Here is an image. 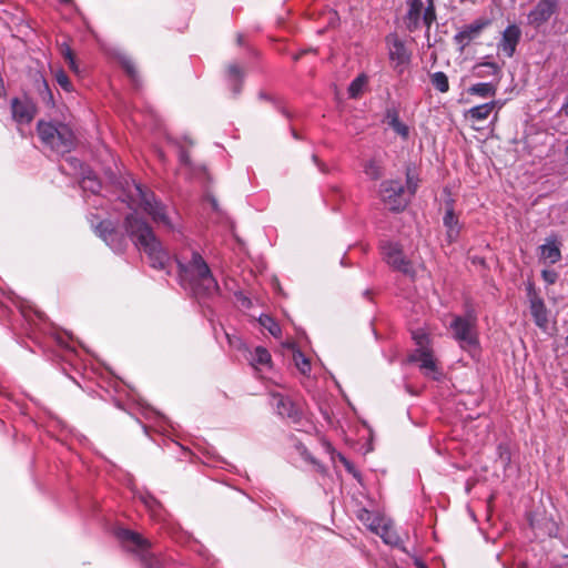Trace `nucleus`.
Listing matches in <instances>:
<instances>
[{
    "mask_svg": "<svg viewBox=\"0 0 568 568\" xmlns=\"http://www.w3.org/2000/svg\"><path fill=\"white\" fill-rule=\"evenodd\" d=\"M497 108V102L496 101H490L488 103H484V104H480V105H476V106H473L470 108L466 113H465V118L470 120V121H475V122H480V121H485L488 119V116L490 115V113Z\"/></svg>",
    "mask_w": 568,
    "mask_h": 568,
    "instance_id": "nucleus-18",
    "label": "nucleus"
},
{
    "mask_svg": "<svg viewBox=\"0 0 568 568\" xmlns=\"http://www.w3.org/2000/svg\"><path fill=\"white\" fill-rule=\"evenodd\" d=\"M243 70L237 64H230L227 67V78L230 81L234 82L235 84L242 80L243 78Z\"/></svg>",
    "mask_w": 568,
    "mask_h": 568,
    "instance_id": "nucleus-34",
    "label": "nucleus"
},
{
    "mask_svg": "<svg viewBox=\"0 0 568 568\" xmlns=\"http://www.w3.org/2000/svg\"><path fill=\"white\" fill-rule=\"evenodd\" d=\"M250 363L255 369L271 367L272 356L265 347L257 346L251 352Z\"/></svg>",
    "mask_w": 568,
    "mask_h": 568,
    "instance_id": "nucleus-22",
    "label": "nucleus"
},
{
    "mask_svg": "<svg viewBox=\"0 0 568 568\" xmlns=\"http://www.w3.org/2000/svg\"><path fill=\"white\" fill-rule=\"evenodd\" d=\"M11 110L13 119L19 123H29L36 115V106L29 100H20L14 98L11 101Z\"/></svg>",
    "mask_w": 568,
    "mask_h": 568,
    "instance_id": "nucleus-17",
    "label": "nucleus"
},
{
    "mask_svg": "<svg viewBox=\"0 0 568 568\" xmlns=\"http://www.w3.org/2000/svg\"><path fill=\"white\" fill-rule=\"evenodd\" d=\"M60 51H61V55L68 63L70 70L72 72H74L75 74H79L80 69H79V65H78V62L75 60V55H74L72 49L67 43H62L60 47Z\"/></svg>",
    "mask_w": 568,
    "mask_h": 568,
    "instance_id": "nucleus-30",
    "label": "nucleus"
},
{
    "mask_svg": "<svg viewBox=\"0 0 568 568\" xmlns=\"http://www.w3.org/2000/svg\"><path fill=\"white\" fill-rule=\"evenodd\" d=\"M357 518L372 532L378 535L385 544L395 546L399 542V536L394 530L393 524L388 518L366 508L358 510Z\"/></svg>",
    "mask_w": 568,
    "mask_h": 568,
    "instance_id": "nucleus-5",
    "label": "nucleus"
},
{
    "mask_svg": "<svg viewBox=\"0 0 568 568\" xmlns=\"http://www.w3.org/2000/svg\"><path fill=\"white\" fill-rule=\"evenodd\" d=\"M144 503H145V505H146L148 507H150V508H152V505H153V504H155V501H154L152 498H150V500H146V499H145V500H144Z\"/></svg>",
    "mask_w": 568,
    "mask_h": 568,
    "instance_id": "nucleus-48",
    "label": "nucleus"
},
{
    "mask_svg": "<svg viewBox=\"0 0 568 568\" xmlns=\"http://www.w3.org/2000/svg\"><path fill=\"white\" fill-rule=\"evenodd\" d=\"M385 262L395 271L413 277L415 270L413 264L403 253L402 247L397 243H386L382 246Z\"/></svg>",
    "mask_w": 568,
    "mask_h": 568,
    "instance_id": "nucleus-8",
    "label": "nucleus"
},
{
    "mask_svg": "<svg viewBox=\"0 0 568 568\" xmlns=\"http://www.w3.org/2000/svg\"><path fill=\"white\" fill-rule=\"evenodd\" d=\"M388 47V55L395 67L405 65L410 60V53L406 49L404 42L398 38L397 34L393 33L386 38Z\"/></svg>",
    "mask_w": 568,
    "mask_h": 568,
    "instance_id": "nucleus-14",
    "label": "nucleus"
},
{
    "mask_svg": "<svg viewBox=\"0 0 568 568\" xmlns=\"http://www.w3.org/2000/svg\"><path fill=\"white\" fill-rule=\"evenodd\" d=\"M43 87H44V89H45V91H47V93H48V97H49L50 99H52V94H51V92H50V90H49V88H48L47 82H43Z\"/></svg>",
    "mask_w": 568,
    "mask_h": 568,
    "instance_id": "nucleus-49",
    "label": "nucleus"
},
{
    "mask_svg": "<svg viewBox=\"0 0 568 568\" xmlns=\"http://www.w3.org/2000/svg\"><path fill=\"white\" fill-rule=\"evenodd\" d=\"M3 95H4V87H3L2 80L0 79V98Z\"/></svg>",
    "mask_w": 568,
    "mask_h": 568,
    "instance_id": "nucleus-47",
    "label": "nucleus"
},
{
    "mask_svg": "<svg viewBox=\"0 0 568 568\" xmlns=\"http://www.w3.org/2000/svg\"><path fill=\"white\" fill-rule=\"evenodd\" d=\"M121 63H122V67L124 68V70L126 71V73L132 79H134L136 75V69H135L134 63L130 59H123Z\"/></svg>",
    "mask_w": 568,
    "mask_h": 568,
    "instance_id": "nucleus-39",
    "label": "nucleus"
},
{
    "mask_svg": "<svg viewBox=\"0 0 568 568\" xmlns=\"http://www.w3.org/2000/svg\"><path fill=\"white\" fill-rule=\"evenodd\" d=\"M363 83L364 80L362 78H357L351 83L348 89L351 97L355 98L359 93Z\"/></svg>",
    "mask_w": 568,
    "mask_h": 568,
    "instance_id": "nucleus-38",
    "label": "nucleus"
},
{
    "mask_svg": "<svg viewBox=\"0 0 568 568\" xmlns=\"http://www.w3.org/2000/svg\"><path fill=\"white\" fill-rule=\"evenodd\" d=\"M119 539L124 544L128 549L135 551L149 567V548L150 541L142 535L129 529H120L118 531Z\"/></svg>",
    "mask_w": 568,
    "mask_h": 568,
    "instance_id": "nucleus-9",
    "label": "nucleus"
},
{
    "mask_svg": "<svg viewBox=\"0 0 568 568\" xmlns=\"http://www.w3.org/2000/svg\"><path fill=\"white\" fill-rule=\"evenodd\" d=\"M293 361L296 368L303 374L307 375L311 372V362L300 349H294Z\"/></svg>",
    "mask_w": 568,
    "mask_h": 568,
    "instance_id": "nucleus-29",
    "label": "nucleus"
},
{
    "mask_svg": "<svg viewBox=\"0 0 568 568\" xmlns=\"http://www.w3.org/2000/svg\"><path fill=\"white\" fill-rule=\"evenodd\" d=\"M124 229L135 246L142 250L149 257L153 268L164 270L170 262V254L163 248L151 226L135 214L126 215Z\"/></svg>",
    "mask_w": 568,
    "mask_h": 568,
    "instance_id": "nucleus-1",
    "label": "nucleus"
},
{
    "mask_svg": "<svg viewBox=\"0 0 568 568\" xmlns=\"http://www.w3.org/2000/svg\"><path fill=\"white\" fill-rule=\"evenodd\" d=\"M276 399V408L280 415L286 416L292 419L293 423L298 422V409L293 405V403L283 396H275Z\"/></svg>",
    "mask_w": 568,
    "mask_h": 568,
    "instance_id": "nucleus-24",
    "label": "nucleus"
},
{
    "mask_svg": "<svg viewBox=\"0 0 568 568\" xmlns=\"http://www.w3.org/2000/svg\"><path fill=\"white\" fill-rule=\"evenodd\" d=\"M407 11L404 16V23L408 31L414 32L423 23L424 3L422 0H406Z\"/></svg>",
    "mask_w": 568,
    "mask_h": 568,
    "instance_id": "nucleus-15",
    "label": "nucleus"
},
{
    "mask_svg": "<svg viewBox=\"0 0 568 568\" xmlns=\"http://www.w3.org/2000/svg\"><path fill=\"white\" fill-rule=\"evenodd\" d=\"M150 429H151V428H149V427H145V428H144V430H145V434H146V435H150V432H149Z\"/></svg>",
    "mask_w": 568,
    "mask_h": 568,
    "instance_id": "nucleus-53",
    "label": "nucleus"
},
{
    "mask_svg": "<svg viewBox=\"0 0 568 568\" xmlns=\"http://www.w3.org/2000/svg\"><path fill=\"white\" fill-rule=\"evenodd\" d=\"M337 457L339 459V462L344 465L345 469L354 475L355 477L357 476V473H356V469H355V466L342 454H337Z\"/></svg>",
    "mask_w": 568,
    "mask_h": 568,
    "instance_id": "nucleus-40",
    "label": "nucleus"
},
{
    "mask_svg": "<svg viewBox=\"0 0 568 568\" xmlns=\"http://www.w3.org/2000/svg\"><path fill=\"white\" fill-rule=\"evenodd\" d=\"M406 186L409 195H414L418 187V179L410 174V171L406 172Z\"/></svg>",
    "mask_w": 568,
    "mask_h": 568,
    "instance_id": "nucleus-36",
    "label": "nucleus"
},
{
    "mask_svg": "<svg viewBox=\"0 0 568 568\" xmlns=\"http://www.w3.org/2000/svg\"><path fill=\"white\" fill-rule=\"evenodd\" d=\"M363 169L371 180H379L384 175V161L379 155H374L364 163Z\"/></svg>",
    "mask_w": 568,
    "mask_h": 568,
    "instance_id": "nucleus-20",
    "label": "nucleus"
},
{
    "mask_svg": "<svg viewBox=\"0 0 568 568\" xmlns=\"http://www.w3.org/2000/svg\"><path fill=\"white\" fill-rule=\"evenodd\" d=\"M527 296L529 302L530 314L534 318L535 324L541 328L546 329L548 327V310L545 305L544 300L536 292L534 285L531 283L527 286Z\"/></svg>",
    "mask_w": 568,
    "mask_h": 568,
    "instance_id": "nucleus-10",
    "label": "nucleus"
},
{
    "mask_svg": "<svg viewBox=\"0 0 568 568\" xmlns=\"http://www.w3.org/2000/svg\"><path fill=\"white\" fill-rule=\"evenodd\" d=\"M63 3H69L71 0H60Z\"/></svg>",
    "mask_w": 568,
    "mask_h": 568,
    "instance_id": "nucleus-54",
    "label": "nucleus"
},
{
    "mask_svg": "<svg viewBox=\"0 0 568 568\" xmlns=\"http://www.w3.org/2000/svg\"><path fill=\"white\" fill-rule=\"evenodd\" d=\"M427 4L423 13V24L429 30L437 20L435 0H426Z\"/></svg>",
    "mask_w": 568,
    "mask_h": 568,
    "instance_id": "nucleus-28",
    "label": "nucleus"
},
{
    "mask_svg": "<svg viewBox=\"0 0 568 568\" xmlns=\"http://www.w3.org/2000/svg\"><path fill=\"white\" fill-rule=\"evenodd\" d=\"M323 446L325 447V450L333 457L335 454V449L333 448V446L326 440H323Z\"/></svg>",
    "mask_w": 568,
    "mask_h": 568,
    "instance_id": "nucleus-42",
    "label": "nucleus"
},
{
    "mask_svg": "<svg viewBox=\"0 0 568 568\" xmlns=\"http://www.w3.org/2000/svg\"><path fill=\"white\" fill-rule=\"evenodd\" d=\"M181 160L184 161V162L187 161V156H186V154L184 152L181 154Z\"/></svg>",
    "mask_w": 568,
    "mask_h": 568,
    "instance_id": "nucleus-51",
    "label": "nucleus"
},
{
    "mask_svg": "<svg viewBox=\"0 0 568 568\" xmlns=\"http://www.w3.org/2000/svg\"><path fill=\"white\" fill-rule=\"evenodd\" d=\"M236 43H237L239 45H243V44H244V37H243V34L239 33V34L236 36Z\"/></svg>",
    "mask_w": 568,
    "mask_h": 568,
    "instance_id": "nucleus-45",
    "label": "nucleus"
},
{
    "mask_svg": "<svg viewBox=\"0 0 568 568\" xmlns=\"http://www.w3.org/2000/svg\"><path fill=\"white\" fill-rule=\"evenodd\" d=\"M449 327L462 348L468 349L478 345L477 317L474 314L455 316Z\"/></svg>",
    "mask_w": 568,
    "mask_h": 568,
    "instance_id": "nucleus-6",
    "label": "nucleus"
},
{
    "mask_svg": "<svg viewBox=\"0 0 568 568\" xmlns=\"http://www.w3.org/2000/svg\"><path fill=\"white\" fill-rule=\"evenodd\" d=\"M104 242L115 252H123L126 247L125 236L118 230L112 232Z\"/></svg>",
    "mask_w": 568,
    "mask_h": 568,
    "instance_id": "nucleus-26",
    "label": "nucleus"
},
{
    "mask_svg": "<svg viewBox=\"0 0 568 568\" xmlns=\"http://www.w3.org/2000/svg\"><path fill=\"white\" fill-rule=\"evenodd\" d=\"M115 230L114 224L109 220L101 221L94 229L97 235L103 241H105V239H108Z\"/></svg>",
    "mask_w": 568,
    "mask_h": 568,
    "instance_id": "nucleus-33",
    "label": "nucleus"
},
{
    "mask_svg": "<svg viewBox=\"0 0 568 568\" xmlns=\"http://www.w3.org/2000/svg\"><path fill=\"white\" fill-rule=\"evenodd\" d=\"M491 21L487 18H479L475 20L473 23L465 26L462 28L455 36L454 41L459 45L460 51H463L467 45L470 44L473 40L479 37L481 31L490 26Z\"/></svg>",
    "mask_w": 568,
    "mask_h": 568,
    "instance_id": "nucleus-12",
    "label": "nucleus"
},
{
    "mask_svg": "<svg viewBox=\"0 0 568 568\" xmlns=\"http://www.w3.org/2000/svg\"><path fill=\"white\" fill-rule=\"evenodd\" d=\"M211 203H212V206L216 210V207H217L216 201L214 199H212Z\"/></svg>",
    "mask_w": 568,
    "mask_h": 568,
    "instance_id": "nucleus-52",
    "label": "nucleus"
},
{
    "mask_svg": "<svg viewBox=\"0 0 568 568\" xmlns=\"http://www.w3.org/2000/svg\"><path fill=\"white\" fill-rule=\"evenodd\" d=\"M310 460H311L312 463L316 464V465L318 466V469H320V470H324V468H323L320 464H317V463L315 462V459L310 458Z\"/></svg>",
    "mask_w": 568,
    "mask_h": 568,
    "instance_id": "nucleus-50",
    "label": "nucleus"
},
{
    "mask_svg": "<svg viewBox=\"0 0 568 568\" xmlns=\"http://www.w3.org/2000/svg\"><path fill=\"white\" fill-rule=\"evenodd\" d=\"M521 31L516 24L508 26L498 43V49L508 58H511L520 40Z\"/></svg>",
    "mask_w": 568,
    "mask_h": 568,
    "instance_id": "nucleus-16",
    "label": "nucleus"
},
{
    "mask_svg": "<svg viewBox=\"0 0 568 568\" xmlns=\"http://www.w3.org/2000/svg\"><path fill=\"white\" fill-rule=\"evenodd\" d=\"M560 112L568 116V98L566 99L565 103L562 104Z\"/></svg>",
    "mask_w": 568,
    "mask_h": 568,
    "instance_id": "nucleus-44",
    "label": "nucleus"
},
{
    "mask_svg": "<svg viewBox=\"0 0 568 568\" xmlns=\"http://www.w3.org/2000/svg\"><path fill=\"white\" fill-rule=\"evenodd\" d=\"M130 197L133 202L148 213L155 223H162L163 225L172 229L173 225L165 213V207L159 202L153 192L144 189L141 184H133V190L130 191Z\"/></svg>",
    "mask_w": 568,
    "mask_h": 568,
    "instance_id": "nucleus-4",
    "label": "nucleus"
},
{
    "mask_svg": "<svg viewBox=\"0 0 568 568\" xmlns=\"http://www.w3.org/2000/svg\"><path fill=\"white\" fill-rule=\"evenodd\" d=\"M378 193L384 205L394 212L403 211L409 202L404 185L397 180L383 181Z\"/></svg>",
    "mask_w": 568,
    "mask_h": 568,
    "instance_id": "nucleus-7",
    "label": "nucleus"
},
{
    "mask_svg": "<svg viewBox=\"0 0 568 568\" xmlns=\"http://www.w3.org/2000/svg\"><path fill=\"white\" fill-rule=\"evenodd\" d=\"M37 132L41 142L59 154L69 153L75 145L74 133L64 123L39 121Z\"/></svg>",
    "mask_w": 568,
    "mask_h": 568,
    "instance_id": "nucleus-3",
    "label": "nucleus"
},
{
    "mask_svg": "<svg viewBox=\"0 0 568 568\" xmlns=\"http://www.w3.org/2000/svg\"><path fill=\"white\" fill-rule=\"evenodd\" d=\"M409 361L419 364V369L425 377L433 381H439L443 377L442 369L438 366V362L435 358L433 351L423 353L414 352L409 356Z\"/></svg>",
    "mask_w": 568,
    "mask_h": 568,
    "instance_id": "nucleus-11",
    "label": "nucleus"
},
{
    "mask_svg": "<svg viewBox=\"0 0 568 568\" xmlns=\"http://www.w3.org/2000/svg\"><path fill=\"white\" fill-rule=\"evenodd\" d=\"M557 9V0H539L527 16L528 24L534 28L541 27L555 14Z\"/></svg>",
    "mask_w": 568,
    "mask_h": 568,
    "instance_id": "nucleus-13",
    "label": "nucleus"
},
{
    "mask_svg": "<svg viewBox=\"0 0 568 568\" xmlns=\"http://www.w3.org/2000/svg\"><path fill=\"white\" fill-rule=\"evenodd\" d=\"M385 121L389 128H392L396 134L403 139H407L409 135L408 126L399 120L398 111L394 108L387 109L385 114Z\"/></svg>",
    "mask_w": 568,
    "mask_h": 568,
    "instance_id": "nucleus-19",
    "label": "nucleus"
},
{
    "mask_svg": "<svg viewBox=\"0 0 568 568\" xmlns=\"http://www.w3.org/2000/svg\"><path fill=\"white\" fill-rule=\"evenodd\" d=\"M415 565L417 568H427L426 565L418 558L415 559Z\"/></svg>",
    "mask_w": 568,
    "mask_h": 568,
    "instance_id": "nucleus-46",
    "label": "nucleus"
},
{
    "mask_svg": "<svg viewBox=\"0 0 568 568\" xmlns=\"http://www.w3.org/2000/svg\"><path fill=\"white\" fill-rule=\"evenodd\" d=\"M468 93L471 95H478L480 98H494L497 93V87L490 82H480L471 85L468 89Z\"/></svg>",
    "mask_w": 568,
    "mask_h": 568,
    "instance_id": "nucleus-25",
    "label": "nucleus"
},
{
    "mask_svg": "<svg viewBox=\"0 0 568 568\" xmlns=\"http://www.w3.org/2000/svg\"><path fill=\"white\" fill-rule=\"evenodd\" d=\"M540 257L550 264L560 261L561 252L556 240H547V243L540 246Z\"/></svg>",
    "mask_w": 568,
    "mask_h": 568,
    "instance_id": "nucleus-23",
    "label": "nucleus"
},
{
    "mask_svg": "<svg viewBox=\"0 0 568 568\" xmlns=\"http://www.w3.org/2000/svg\"><path fill=\"white\" fill-rule=\"evenodd\" d=\"M566 345L568 346V335H567V338H566Z\"/></svg>",
    "mask_w": 568,
    "mask_h": 568,
    "instance_id": "nucleus-55",
    "label": "nucleus"
},
{
    "mask_svg": "<svg viewBox=\"0 0 568 568\" xmlns=\"http://www.w3.org/2000/svg\"><path fill=\"white\" fill-rule=\"evenodd\" d=\"M178 265L182 285L190 288L196 296H213L219 293L216 280L197 252H192L187 263L178 260Z\"/></svg>",
    "mask_w": 568,
    "mask_h": 568,
    "instance_id": "nucleus-2",
    "label": "nucleus"
},
{
    "mask_svg": "<svg viewBox=\"0 0 568 568\" xmlns=\"http://www.w3.org/2000/svg\"><path fill=\"white\" fill-rule=\"evenodd\" d=\"M260 324L270 332V334L274 337H280L282 334L280 325L275 322V320L268 315L260 316Z\"/></svg>",
    "mask_w": 568,
    "mask_h": 568,
    "instance_id": "nucleus-31",
    "label": "nucleus"
},
{
    "mask_svg": "<svg viewBox=\"0 0 568 568\" xmlns=\"http://www.w3.org/2000/svg\"><path fill=\"white\" fill-rule=\"evenodd\" d=\"M542 278L547 283L552 284L557 280V273L554 271H542Z\"/></svg>",
    "mask_w": 568,
    "mask_h": 568,
    "instance_id": "nucleus-41",
    "label": "nucleus"
},
{
    "mask_svg": "<svg viewBox=\"0 0 568 568\" xmlns=\"http://www.w3.org/2000/svg\"><path fill=\"white\" fill-rule=\"evenodd\" d=\"M444 225L447 229V237L449 242L457 240L459 235V223L458 217L454 213L453 206H448L444 216Z\"/></svg>",
    "mask_w": 568,
    "mask_h": 568,
    "instance_id": "nucleus-21",
    "label": "nucleus"
},
{
    "mask_svg": "<svg viewBox=\"0 0 568 568\" xmlns=\"http://www.w3.org/2000/svg\"><path fill=\"white\" fill-rule=\"evenodd\" d=\"M413 339L415 341V344L417 348L414 352H429L433 351L430 348V339L426 332L423 329H417L413 332Z\"/></svg>",
    "mask_w": 568,
    "mask_h": 568,
    "instance_id": "nucleus-27",
    "label": "nucleus"
},
{
    "mask_svg": "<svg viewBox=\"0 0 568 568\" xmlns=\"http://www.w3.org/2000/svg\"><path fill=\"white\" fill-rule=\"evenodd\" d=\"M82 187L95 193L100 190V183L95 178L87 176L82 180Z\"/></svg>",
    "mask_w": 568,
    "mask_h": 568,
    "instance_id": "nucleus-37",
    "label": "nucleus"
},
{
    "mask_svg": "<svg viewBox=\"0 0 568 568\" xmlns=\"http://www.w3.org/2000/svg\"><path fill=\"white\" fill-rule=\"evenodd\" d=\"M432 84L442 93H445L449 90V82L447 75L442 72H435L432 74Z\"/></svg>",
    "mask_w": 568,
    "mask_h": 568,
    "instance_id": "nucleus-32",
    "label": "nucleus"
},
{
    "mask_svg": "<svg viewBox=\"0 0 568 568\" xmlns=\"http://www.w3.org/2000/svg\"><path fill=\"white\" fill-rule=\"evenodd\" d=\"M484 65L491 68L494 73H497L499 71L498 67L495 63L489 62V63H484ZM478 67H483V64H478L477 68Z\"/></svg>",
    "mask_w": 568,
    "mask_h": 568,
    "instance_id": "nucleus-43",
    "label": "nucleus"
},
{
    "mask_svg": "<svg viewBox=\"0 0 568 568\" xmlns=\"http://www.w3.org/2000/svg\"><path fill=\"white\" fill-rule=\"evenodd\" d=\"M55 81L67 92L72 91V84L70 82V79L63 70L57 71Z\"/></svg>",
    "mask_w": 568,
    "mask_h": 568,
    "instance_id": "nucleus-35",
    "label": "nucleus"
}]
</instances>
